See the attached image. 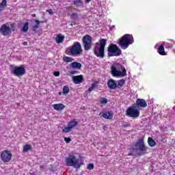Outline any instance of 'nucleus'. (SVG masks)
Masks as SVG:
<instances>
[{"instance_id":"2eb2a0df","label":"nucleus","mask_w":175,"mask_h":175,"mask_svg":"<svg viewBox=\"0 0 175 175\" xmlns=\"http://www.w3.org/2000/svg\"><path fill=\"white\" fill-rule=\"evenodd\" d=\"M107 85L110 90H116L117 88V83H116V81L113 79H108Z\"/></svg>"},{"instance_id":"4be33fe9","label":"nucleus","mask_w":175,"mask_h":175,"mask_svg":"<svg viewBox=\"0 0 175 175\" xmlns=\"http://www.w3.org/2000/svg\"><path fill=\"white\" fill-rule=\"evenodd\" d=\"M77 124V121H76V120H73L68 122V126H69L72 129V128H75V126H76Z\"/></svg>"},{"instance_id":"dca6fc26","label":"nucleus","mask_w":175,"mask_h":175,"mask_svg":"<svg viewBox=\"0 0 175 175\" xmlns=\"http://www.w3.org/2000/svg\"><path fill=\"white\" fill-rule=\"evenodd\" d=\"M136 103L137 105V107H147V102H146L144 99L138 98L136 101Z\"/></svg>"},{"instance_id":"a211bd4d","label":"nucleus","mask_w":175,"mask_h":175,"mask_svg":"<svg viewBox=\"0 0 175 175\" xmlns=\"http://www.w3.org/2000/svg\"><path fill=\"white\" fill-rule=\"evenodd\" d=\"M157 52L160 55H167L166 52H165V45H163V44L159 46Z\"/></svg>"},{"instance_id":"72a5a7b5","label":"nucleus","mask_w":175,"mask_h":175,"mask_svg":"<svg viewBox=\"0 0 175 175\" xmlns=\"http://www.w3.org/2000/svg\"><path fill=\"white\" fill-rule=\"evenodd\" d=\"M100 103H102L103 105H106L107 103V99L103 98L100 102Z\"/></svg>"},{"instance_id":"9d476101","label":"nucleus","mask_w":175,"mask_h":175,"mask_svg":"<svg viewBox=\"0 0 175 175\" xmlns=\"http://www.w3.org/2000/svg\"><path fill=\"white\" fill-rule=\"evenodd\" d=\"M12 73L14 76H16V77L24 76V75H25V67L24 65H21L19 67L15 66L12 68Z\"/></svg>"},{"instance_id":"4c0bfd02","label":"nucleus","mask_w":175,"mask_h":175,"mask_svg":"<svg viewBox=\"0 0 175 175\" xmlns=\"http://www.w3.org/2000/svg\"><path fill=\"white\" fill-rule=\"evenodd\" d=\"M70 138L69 137H65L64 138V141L66 142V143H70Z\"/></svg>"},{"instance_id":"b1692460","label":"nucleus","mask_w":175,"mask_h":175,"mask_svg":"<svg viewBox=\"0 0 175 175\" xmlns=\"http://www.w3.org/2000/svg\"><path fill=\"white\" fill-rule=\"evenodd\" d=\"M74 5L76 8H83V2H81V0H74Z\"/></svg>"},{"instance_id":"6ab92c4d","label":"nucleus","mask_w":175,"mask_h":175,"mask_svg":"<svg viewBox=\"0 0 175 175\" xmlns=\"http://www.w3.org/2000/svg\"><path fill=\"white\" fill-rule=\"evenodd\" d=\"M40 23H43V21H40L39 20H35L34 23H33L32 28L33 31H36L38 28H39V25Z\"/></svg>"},{"instance_id":"473e14b6","label":"nucleus","mask_w":175,"mask_h":175,"mask_svg":"<svg viewBox=\"0 0 175 175\" xmlns=\"http://www.w3.org/2000/svg\"><path fill=\"white\" fill-rule=\"evenodd\" d=\"M71 18L72 20H77V18H79V15L76 13H73L71 14Z\"/></svg>"},{"instance_id":"6e6552de","label":"nucleus","mask_w":175,"mask_h":175,"mask_svg":"<svg viewBox=\"0 0 175 175\" xmlns=\"http://www.w3.org/2000/svg\"><path fill=\"white\" fill-rule=\"evenodd\" d=\"M126 116H128V117H131L132 118H137V117L140 116L139 107H137V106L130 107L126 110Z\"/></svg>"},{"instance_id":"79ce46f5","label":"nucleus","mask_w":175,"mask_h":175,"mask_svg":"<svg viewBox=\"0 0 175 175\" xmlns=\"http://www.w3.org/2000/svg\"><path fill=\"white\" fill-rule=\"evenodd\" d=\"M31 16H32V17H36V14H33Z\"/></svg>"},{"instance_id":"423d86ee","label":"nucleus","mask_w":175,"mask_h":175,"mask_svg":"<svg viewBox=\"0 0 175 175\" xmlns=\"http://www.w3.org/2000/svg\"><path fill=\"white\" fill-rule=\"evenodd\" d=\"M122 54V51L117 44H111L108 46V57H120Z\"/></svg>"},{"instance_id":"20e7f679","label":"nucleus","mask_w":175,"mask_h":175,"mask_svg":"<svg viewBox=\"0 0 175 175\" xmlns=\"http://www.w3.org/2000/svg\"><path fill=\"white\" fill-rule=\"evenodd\" d=\"M111 74L113 77H124V76H126V70L124 66L114 63L111 67Z\"/></svg>"},{"instance_id":"f3484780","label":"nucleus","mask_w":175,"mask_h":175,"mask_svg":"<svg viewBox=\"0 0 175 175\" xmlns=\"http://www.w3.org/2000/svg\"><path fill=\"white\" fill-rule=\"evenodd\" d=\"M52 106L55 110H57V111H60V110H64V109H65V105L61 103L55 104L53 105Z\"/></svg>"},{"instance_id":"412c9836","label":"nucleus","mask_w":175,"mask_h":175,"mask_svg":"<svg viewBox=\"0 0 175 175\" xmlns=\"http://www.w3.org/2000/svg\"><path fill=\"white\" fill-rule=\"evenodd\" d=\"M70 66L73 69H80L81 68V64L77 62H72Z\"/></svg>"},{"instance_id":"39448f33","label":"nucleus","mask_w":175,"mask_h":175,"mask_svg":"<svg viewBox=\"0 0 175 175\" xmlns=\"http://www.w3.org/2000/svg\"><path fill=\"white\" fill-rule=\"evenodd\" d=\"M105 47H106V40L102 38L99 42L95 44L94 53L96 57L103 58L105 57Z\"/></svg>"},{"instance_id":"cd10ccee","label":"nucleus","mask_w":175,"mask_h":175,"mask_svg":"<svg viewBox=\"0 0 175 175\" xmlns=\"http://www.w3.org/2000/svg\"><path fill=\"white\" fill-rule=\"evenodd\" d=\"M6 6V0H3L1 3H0V12L3 10L4 8Z\"/></svg>"},{"instance_id":"9b49d317","label":"nucleus","mask_w":175,"mask_h":175,"mask_svg":"<svg viewBox=\"0 0 175 175\" xmlns=\"http://www.w3.org/2000/svg\"><path fill=\"white\" fill-rule=\"evenodd\" d=\"M0 33L3 36H9L12 33V28L7 24H3L0 27Z\"/></svg>"},{"instance_id":"2f4dec72","label":"nucleus","mask_w":175,"mask_h":175,"mask_svg":"<svg viewBox=\"0 0 175 175\" xmlns=\"http://www.w3.org/2000/svg\"><path fill=\"white\" fill-rule=\"evenodd\" d=\"M70 131H72V129L69 126L63 129V132L64 133H68V132H70Z\"/></svg>"},{"instance_id":"c9c22d12","label":"nucleus","mask_w":175,"mask_h":175,"mask_svg":"<svg viewBox=\"0 0 175 175\" xmlns=\"http://www.w3.org/2000/svg\"><path fill=\"white\" fill-rule=\"evenodd\" d=\"M88 170H92V169H94V164H92V163L88 164Z\"/></svg>"},{"instance_id":"393cba45","label":"nucleus","mask_w":175,"mask_h":175,"mask_svg":"<svg viewBox=\"0 0 175 175\" xmlns=\"http://www.w3.org/2000/svg\"><path fill=\"white\" fill-rule=\"evenodd\" d=\"M96 87H98V83L94 82L92 83L91 87L88 89V92H92V91H94Z\"/></svg>"},{"instance_id":"7ed1b4c3","label":"nucleus","mask_w":175,"mask_h":175,"mask_svg":"<svg viewBox=\"0 0 175 175\" xmlns=\"http://www.w3.org/2000/svg\"><path fill=\"white\" fill-rule=\"evenodd\" d=\"M133 36L131 34H125L118 40L117 43L122 50H126L130 44H133Z\"/></svg>"},{"instance_id":"a18cd8bd","label":"nucleus","mask_w":175,"mask_h":175,"mask_svg":"<svg viewBox=\"0 0 175 175\" xmlns=\"http://www.w3.org/2000/svg\"><path fill=\"white\" fill-rule=\"evenodd\" d=\"M174 175H175V174H174Z\"/></svg>"},{"instance_id":"4468645a","label":"nucleus","mask_w":175,"mask_h":175,"mask_svg":"<svg viewBox=\"0 0 175 175\" xmlns=\"http://www.w3.org/2000/svg\"><path fill=\"white\" fill-rule=\"evenodd\" d=\"M99 116L100 117H103V118H105V120L113 119V113L110 111L100 112Z\"/></svg>"},{"instance_id":"aec40b11","label":"nucleus","mask_w":175,"mask_h":175,"mask_svg":"<svg viewBox=\"0 0 175 175\" xmlns=\"http://www.w3.org/2000/svg\"><path fill=\"white\" fill-rule=\"evenodd\" d=\"M64 40H65L64 36L58 35L56 37V43H57L58 44H59V43H62V42H64Z\"/></svg>"},{"instance_id":"c85d7f7f","label":"nucleus","mask_w":175,"mask_h":175,"mask_svg":"<svg viewBox=\"0 0 175 175\" xmlns=\"http://www.w3.org/2000/svg\"><path fill=\"white\" fill-rule=\"evenodd\" d=\"M69 87L67 85H65L63 87V94H64V95H68V94H69Z\"/></svg>"},{"instance_id":"a878e982","label":"nucleus","mask_w":175,"mask_h":175,"mask_svg":"<svg viewBox=\"0 0 175 175\" xmlns=\"http://www.w3.org/2000/svg\"><path fill=\"white\" fill-rule=\"evenodd\" d=\"M124 84H125V80L120 79L118 81V85H116V87H117V88H121V87H122V85H124Z\"/></svg>"},{"instance_id":"0eeeda50","label":"nucleus","mask_w":175,"mask_h":175,"mask_svg":"<svg viewBox=\"0 0 175 175\" xmlns=\"http://www.w3.org/2000/svg\"><path fill=\"white\" fill-rule=\"evenodd\" d=\"M135 146L136 148L133 149V152H135V154H138L139 155H142L143 152L147 151V148L144 146V140H143V139H139V141L136 142Z\"/></svg>"},{"instance_id":"c03bdc74","label":"nucleus","mask_w":175,"mask_h":175,"mask_svg":"<svg viewBox=\"0 0 175 175\" xmlns=\"http://www.w3.org/2000/svg\"><path fill=\"white\" fill-rule=\"evenodd\" d=\"M157 46H158V45H156V46H155V49H157Z\"/></svg>"},{"instance_id":"f03ea898","label":"nucleus","mask_w":175,"mask_h":175,"mask_svg":"<svg viewBox=\"0 0 175 175\" xmlns=\"http://www.w3.org/2000/svg\"><path fill=\"white\" fill-rule=\"evenodd\" d=\"M64 163L66 166H71L75 169H80V166L83 165V162L79 158L76 157L75 154H69L64 160Z\"/></svg>"},{"instance_id":"37998d69","label":"nucleus","mask_w":175,"mask_h":175,"mask_svg":"<svg viewBox=\"0 0 175 175\" xmlns=\"http://www.w3.org/2000/svg\"><path fill=\"white\" fill-rule=\"evenodd\" d=\"M13 26H14V25H13V23H12V24L10 25L11 28H13Z\"/></svg>"},{"instance_id":"ddd939ff","label":"nucleus","mask_w":175,"mask_h":175,"mask_svg":"<svg viewBox=\"0 0 175 175\" xmlns=\"http://www.w3.org/2000/svg\"><path fill=\"white\" fill-rule=\"evenodd\" d=\"M71 77L75 84H80L83 83V80H84L83 75L71 76Z\"/></svg>"},{"instance_id":"f704fd0d","label":"nucleus","mask_w":175,"mask_h":175,"mask_svg":"<svg viewBox=\"0 0 175 175\" xmlns=\"http://www.w3.org/2000/svg\"><path fill=\"white\" fill-rule=\"evenodd\" d=\"M70 73V76H72V75H77V70H70L68 72Z\"/></svg>"},{"instance_id":"c756f323","label":"nucleus","mask_w":175,"mask_h":175,"mask_svg":"<svg viewBox=\"0 0 175 175\" xmlns=\"http://www.w3.org/2000/svg\"><path fill=\"white\" fill-rule=\"evenodd\" d=\"M28 22H26L22 29L23 32H27L29 27H28Z\"/></svg>"},{"instance_id":"a19ab883","label":"nucleus","mask_w":175,"mask_h":175,"mask_svg":"<svg viewBox=\"0 0 175 175\" xmlns=\"http://www.w3.org/2000/svg\"><path fill=\"white\" fill-rule=\"evenodd\" d=\"M87 3H90V2H91V0H85Z\"/></svg>"},{"instance_id":"e433bc0d","label":"nucleus","mask_w":175,"mask_h":175,"mask_svg":"<svg viewBox=\"0 0 175 175\" xmlns=\"http://www.w3.org/2000/svg\"><path fill=\"white\" fill-rule=\"evenodd\" d=\"M46 13H49V14H54V13L53 12V10H46Z\"/></svg>"},{"instance_id":"1a4fd4ad","label":"nucleus","mask_w":175,"mask_h":175,"mask_svg":"<svg viewBox=\"0 0 175 175\" xmlns=\"http://www.w3.org/2000/svg\"><path fill=\"white\" fill-rule=\"evenodd\" d=\"M83 47L85 51H89L92 47V37L89 35H85L82 39Z\"/></svg>"},{"instance_id":"7c9ffc66","label":"nucleus","mask_w":175,"mask_h":175,"mask_svg":"<svg viewBox=\"0 0 175 175\" xmlns=\"http://www.w3.org/2000/svg\"><path fill=\"white\" fill-rule=\"evenodd\" d=\"M64 62H72V61H73V59L70 57H64Z\"/></svg>"},{"instance_id":"bb28decb","label":"nucleus","mask_w":175,"mask_h":175,"mask_svg":"<svg viewBox=\"0 0 175 175\" xmlns=\"http://www.w3.org/2000/svg\"><path fill=\"white\" fill-rule=\"evenodd\" d=\"M31 148H32V146H31V145H25V146H23V152H27L28 151H29V150H31Z\"/></svg>"},{"instance_id":"5701e85b","label":"nucleus","mask_w":175,"mask_h":175,"mask_svg":"<svg viewBox=\"0 0 175 175\" xmlns=\"http://www.w3.org/2000/svg\"><path fill=\"white\" fill-rule=\"evenodd\" d=\"M148 144L150 147H154V146L157 145V143L155 142V141L151 137H148Z\"/></svg>"},{"instance_id":"f257e3e1","label":"nucleus","mask_w":175,"mask_h":175,"mask_svg":"<svg viewBox=\"0 0 175 175\" xmlns=\"http://www.w3.org/2000/svg\"><path fill=\"white\" fill-rule=\"evenodd\" d=\"M65 53L67 55L72 57H80L83 54L81 44L79 42H75L72 46L66 49Z\"/></svg>"},{"instance_id":"ea45409f","label":"nucleus","mask_w":175,"mask_h":175,"mask_svg":"<svg viewBox=\"0 0 175 175\" xmlns=\"http://www.w3.org/2000/svg\"><path fill=\"white\" fill-rule=\"evenodd\" d=\"M23 44H24V46H27V45H28V42H23Z\"/></svg>"},{"instance_id":"58836bf2","label":"nucleus","mask_w":175,"mask_h":175,"mask_svg":"<svg viewBox=\"0 0 175 175\" xmlns=\"http://www.w3.org/2000/svg\"><path fill=\"white\" fill-rule=\"evenodd\" d=\"M53 75L55 76V77H58V76H59V72L55 71L54 72Z\"/></svg>"},{"instance_id":"f8f14e48","label":"nucleus","mask_w":175,"mask_h":175,"mask_svg":"<svg viewBox=\"0 0 175 175\" xmlns=\"http://www.w3.org/2000/svg\"><path fill=\"white\" fill-rule=\"evenodd\" d=\"M1 158L3 162H10L12 161V153L9 150H3L1 153Z\"/></svg>"}]
</instances>
